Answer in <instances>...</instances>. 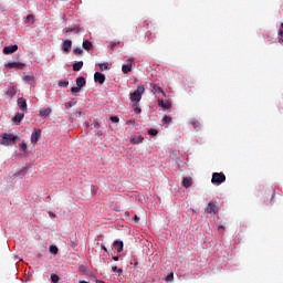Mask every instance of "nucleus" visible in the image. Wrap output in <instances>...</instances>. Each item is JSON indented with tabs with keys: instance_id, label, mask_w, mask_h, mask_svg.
Returning <instances> with one entry per match:
<instances>
[{
	"instance_id": "obj_1",
	"label": "nucleus",
	"mask_w": 283,
	"mask_h": 283,
	"mask_svg": "<svg viewBox=\"0 0 283 283\" xmlns=\"http://www.w3.org/2000/svg\"><path fill=\"white\" fill-rule=\"evenodd\" d=\"M18 138V136L12 134H0V145H3L4 147H9V145H15Z\"/></svg>"
},
{
	"instance_id": "obj_2",
	"label": "nucleus",
	"mask_w": 283,
	"mask_h": 283,
	"mask_svg": "<svg viewBox=\"0 0 283 283\" xmlns=\"http://www.w3.org/2000/svg\"><path fill=\"white\" fill-rule=\"evenodd\" d=\"M144 93H145V87L137 86V90L134 93H130V101L135 103L140 102Z\"/></svg>"
},
{
	"instance_id": "obj_3",
	"label": "nucleus",
	"mask_w": 283,
	"mask_h": 283,
	"mask_svg": "<svg viewBox=\"0 0 283 283\" xmlns=\"http://www.w3.org/2000/svg\"><path fill=\"white\" fill-rule=\"evenodd\" d=\"M227 177L223 172H213L212 178H211V182L213 185H222L223 182H226Z\"/></svg>"
},
{
	"instance_id": "obj_4",
	"label": "nucleus",
	"mask_w": 283,
	"mask_h": 283,
	"mask_svg": "<svg viewBox=\"0 0 283 283\" xmlns=\"http://www.w3.org/2000/svg\"><path fill=\"white\" fill-rule=\"evenodd\" d=\"M206 212L209 214H217L219 212V207L213 201H209Z\"/></svg>"
},
{
	"instance_id": "obj_5",
	"label": "nucleus",
	"mask_w": 283,
	"mask_h": 283,
	"mask_svg": "<svg viewBox=\"0 0 283 283\" xmlns=\"http://www.w3.org/2000/svg\"><path fill=\"white\" fill-rule=\"evenodd\" d=\"M8 69L23 70L25 67V63L22 62H9L6 64Z\"/></svg>"
},
{
	"instance_id": "obj_6",
	"label": "nucleus",
	"mask_w": 283,
	"mask_h": 283,
	"mask_svg": "<svg viewBox=\"0 0 283 283\" xmlns=\"http://www.w3.org/2000/svg\"><path fill=\"white\" fill-rule=\"evenodd\" d=\"M19 50V46L17 44L14 45H9L3 48V54L4 55H10L15 53Z\"/></svg>"
},
{
	"instance_id": "obj_7",
	"label": "nucleus",
	"mask_w": 283,
	"mask_h": 283,
	"mask_svg": "<svg viewBox=\"0 0 283 283\" xmlns=\"http://www.w3.org/2000/svg\"><path fill=\"white\" fill-rule=\"evenodd\" d=\"M41 129H35L31 133V143H33V145H36L39 138L41 137Z\"/></svg>"
},
{
	"instance_id": "obj_8",
	"label": "nucleus",
	"mask_w": 283,
	"mask_h": 283,
	"mask_svg": "<svg viewBox=\"0 0 283 283\" xmlns=\"http://www.w3.org/2000/svg\"><path fill=\"white\" fill-rule=\"evenodd\" d=\"M105 75L101 72H95L94 74V81L98 83L99 85H103L105 83Z\"/></svg>"
},
{
	"instance_id": "obj_9",
	"label": "nucleus",
	"mask_w": 283,
	"mask_h": 283,
	"mask_svg": "<svg viewBox=\"0 0 283 283\" xmlns=\"http://www.w3.org/2000/svg\"><path fill=\"white\" fill-rule=\"evenodd\" d=\"M73 42L71 40H65L62 45V50L65 53H69L72 50Z\"/></svg>"
},
{
	"instance_id": "obj_10",
	"label": "nucleus",
	"mask_w": 283,
	"mask_h": 283,
	"mask_svg": "<svg viewBox=\"0 0 283 283\" xmlns=\"http://www.w3.org/2000/svg\"><path fill=\"white\" fill-rule=\"evenodd\" d=\"M158 106L163 107L164 109H170L172 107V104L169 101L159 99L158 101Z\"/></svg>"
},
{
	"instance_id": "obj_11",
	"label": "nucleus",
	"mask_w": 283,
	"mask_h": 283,
	"mask_svg": "<svg viewBox=\"0 0 283 283\" xmlns=\"http://www.w3.org/2000/svg\"><path fill=\"white\" fill-rule=\"evenodd\" d=\"M150 87L155 93H160L163 96H166L165 91H163L161 86H158V84L151 83Z\"/></svg>"
},
{
	"instance_id": "obj_12",
	"label": "nucleus",
	"mask_w": 283,
	"mask_h": 283,
	"mask_svg": "<svg viewBox=\"0 0 283 283\" xmlns=\"http://www.w3.org/2000/svg\"><path fill=\"white\" fill-rule=\"evenodd\" d=\"M113 245L115 247L117 253H122L124 251V242L116 240Z\"/></svg>"
},
{
	"instance_id": "obj_13",
	"label": "nucleus",
	"mask_w": 283,
	"mask_h": 283,
	"mask_svg": "<svg viewBox=\"0 0 283 283\" xmlns=\"http://www.w3.org/2000/svg\"><path fill=\"white\" fill-rule=\"evenodd\" d=\"M84 67V61L73 63V71L80 72Z\"/></svg>"
},
{
	"instance_id": "obj_14",
	"label": "nucleus",
	"mask_w": 283,
	"mask_h": 283,
	"mask_svg": "<svg viewBox=\"0 0 283 283\" xmlns=\"http://www.w3.org/2000/svg\"><path fill=\"white\" fill-rule=\"evenodd\" d=\"M85 84H86V81H85V77L84 76H78L76 78V86L80 87L81 90L83 87H85Z\"/></svg>"
},
{
	"instance_id": "obj_15",
	"label": "nucleus",
	"mask_w": 283,
	"mask_h": 283,
	"mask_svg": "<svg viewBox=\"0 0 283 283\" xmlns=\"http://www.w3.org/2000/svg\"><path fill=\"white\" fill-rule=\"evenodd\" d=\"M191 185H193V180L191 179V177H185V178L182 179V186H184L185 188H190Z\"/></svg>"
},
{
	"instance_id": "obj_16",
	"label": "nucleus",
	"mask_w": 283,
	"mask_h": 283,
	"mask_svg": "<svg viewBox=\"0 0 283 283\" xmlns=\"http://www.w3.org/2000/svg\"><path fill=\"white\" fill-rule=\"evenodd\" d=\"M144 137L143 136H136L130 139L132 145H140L143 143Z\"/></svg>"
},
{
	"instance_id": "obj_17",
	"label": "nucleus",
	"mask_w": 283,
	"mask_h": 283,
	"mask_svg": "<svg viewBox=\"0 0 283 283\" xmlns=\"http://www.w3.org/2000/svg\"><path fill=\"white\" fill-rule=\"evenodd\" d=\"M18 105L22 111H27L28 109V105H27V101L24 98H19L18 99Z\"/></svg>"
},
{
	"instance_id": "obj_18",
	"label": "nucleus",
	"mask_w": 283,
	"mask_h": 283,
	"mask_svg": "<svg viewBox=\"0 0 283 283\" xmlns=\"http://www.w3.org/2000/svg\"><path fill=\"white\" fill-rule=\"evenodd\" d=\"M15 94H17V91H15V88H14V86H10L7 91H6V95L7 96H9V97H13V96H15Z\"/></svg>"
},
{
	"instance_id": "obj_19",
	"label": "nucleus",
	"mask_w": 283,
	"mask_h": 283,
	"mask_svg": "<svg viewBox=\"0 0 283 283\" xmlns=\"http://www.w3.org/2000/svg\"><path fill=\"white\" fill-rule=\"evenodd\" d=\"M23 118H24V114H23V113H18V114L15 115V117L13 118V122H14L17 125H19V124L22 122Z\"/></svg>"
},
{
	"instance_id": "obj_20",
	"label": "nucleus",
	"mask_w": 283,
	"mask_h": 283,
	"mask_svg": "<svg viewBox=\"0 0 283 283\" xmlns=\"http://www.w3.org/2000/svg\"><path fill=\"white\" fill-rule=\"evenodd\" d=\"M52 113V109L51 108H46V109H43V111H40V116L42 118H45V117H49Z\"/></svg>"
},
{
	"instance_id": "obj_21",
	"label": "nucleus",
	"mask_w": 283,
	"mask_h": 283,
	"mask_svg": "<svg viewBox=\"0 0 283 283\" xmlns=\"http://www.w3.org/2000/svg\"><path fill=\"white\" fill-rule=\"evenodd\" d=\"M69 85H70V81H67V80H60L57 83V86L63 87V88H67Z\"/></svg>"
},
{
	"instance_id": "obj_22",
	"label": "nucleus",
	"mask_w": 283,
	"mask_h": 283,
	"mask_svg": "<svg viewBox=\"0 0 283 283\" xmlns=\"http://www.w3.org/2000/svg\"><path fill=\"white\" fill-rule=\"evenodd\" d=\"M92 48H93V45H92V43L90 42V40H85V41L83 42V49H84L85 51H90V50H92Z\"/></svg>"
},
{
	"instance_id": "obj_23",
	"label": "nucleus",
	"mask_w": 283,
	"mask_h": 283,
	"mask_svg": "<svg viewBox=\"0 0 283 283\" xmlns=\"http://www.w3.org/2000/svg\"><path fill=\"white\" fill-rule=\"evenodd\" d=\"M190 124L193 126V128H195L196 130H200L201 125H200V122H199L198 119H192V120L190 122Z\"/></svg>"
},
{
	"instance_id": "obj_24",
	"label": "nucleus",
	"mask_w": 283,
	"mask_h": 283,
	"mask_svg": "<svg viewBox=\"0 0 283 283\" xmlns=\"http://www.w3.org/2000/svg\"><path fill=\"white\" fill-rule=\"evenodd\" d=\"M49 252L52 253V255H57L59 248L56 245H50Z\"/></svg>"
},
{
	"instance_id": "obj_25",
	"label": "nucleus",
	"mask_w": 283,
	"mask_h": 283,
	"mask_svg": "<svg viewBox=\"0 0 283 283\" xmlns=\"http://www.w3.org/2000/svg\"><path fill=\"white\" fill-rule=\"evenodd\" d=\"M122 70H123V73H124V74H128V73L132 71V65H129V64H124V65L122 66Z\"/></svg>"
},
{
	"instance_id": "obj_26",
	"label": "nucleus",
	"mask_w": 283,
	"mask_h": 283,
	"mask_svg": "<svg viewBox=\"0 0 283 283\" xmlns=\"http://www.w3.org/2000/svg\"><path fill=\"white\" fill-rule=\"evenodd\" d=\"M161 122L164 124H172V118L170 116H164Z\"/></svg>"
},
{
	"instance_id": "obj_27",
	"label": "nucleus",
	"mask_w": 283,
	"mask_h": 283,
	"mask_svg": "<svg viewBox=\"0 0 283 283\" xmlns=\"http://www.w3.org/2000/svg\"><path fill=\"white\" fill-rule=\"evenodd\" d=\"M60 276L57 274H51V282L52 283H59Z\"/></svg>"
},
{
	"instance_id": "obj_28",
	"label": "nucleus",
	"mask_w": 283,
	"mask_h": 283,
	"mask_svg": "<svg viewBox=\"0 0 283 283\" xmlns=\"http://www.w3.org/2000/svg\"><path fill=\"white\" fill-rule=\"evenodd\" d=\"M82 28L80 27H76V28H72L70 30H66V32H70L72 31L74 34H78L81 32Z\"/></svg>"
},
{
	"instance_id": "obj_29",
	"label": "nucleus",
	"mask_w": 283,
	"mask_h": 283,
	"mask_svg": "<svg viewBox=\"0 0 283 283\" xmlns=\"http://www.w3.org/2000/svg\"><path fill=\"white\" fill-rule=\"evenodd\" d=\"M25 175H27V171L24 169H22V170L18 171L17 174H14L15 177H21V178L25 177Z\"/></svg>"
},
{
	"instance_id": "obj_30",
	"label": "nucleus",
	"mask_w": 283,
	"mask_h": 283,
	"mask_svg": "<svg viewBox=\"0 0 283 283\" xmlns=\"http://www.w3.org/2000/svg\"><path fill=\"white\" fill-rule=\"evenodd\" d=\"M73 53H74L75 55H82V54L84 53V51H83L82 48H76V49H74Z\"/></svg>"
},
{
	"instance_id": "obj_31",
	"label": "nucleus",
	"mask_w": 283,
	"mask_h": 283,
	"mask_svg": "<svg viewBox=\"0 0 283 283\" xmlns=\"http://www.w3.org/2000/svg\"><path fill=\"white\" fill-rule=\"evenodd\" d=\"M148 135L156 136V135H158V130L155 128H150V129H148Z\"/></svg>"
},
{
	"instance_id": "obj_32",
	"label": "nucleus",
	"mask_w": 283,
	"mask_h": 283,
	"mask_svg": "<svg viewBox=\"0 0 283 283\" xmlns=\"http://www.w3.org/2000/svg\"><path fill=\"white\" fill-rule=\"evenodd\" d=\"M99 70H101V71H106V70H108V63H101V64H99Z\"/></svg>"
},
{
	"instance_id": "obj_33",
	"label": "nucleus",
	"mask_w": 283,
	"mask_h": 283,
	"mask_svg": "<svg viewBox=\"0 0 283 283\" xmlns=\"http://www.w3.org/2000/svg\"><path fill=\"white\" fill-rule=\"evenodd\" d=\"M27 22L33 24V23L35 22V21H34V17H33L32 14H29V15L27 17Z\"/></svg>"
},
{
	"instance_id": "obj_34",
	"label": "nucleus",
	"mask_w": 283,
	"mask_h": 283,
	"mask_svg": "<svg viewBox=\"0 0 283 283\" xmlns=\"http://www.w3.org/2000/svg\"><path fill=\"white\" fill-rule=\"evenodd\" d=\"M81 91H82V88L78 86H72V88H71L72 93H80Z\"/></svg>"
},
{
	"instance_id": "obj_35",
	"label": "nucleus",
	"mask_w": 283,
	"mask_h": 283,
	"mask_svg": "<svg viewBox=\"0 0 283 283\" xmlns=\"http://www.w3.org/2000/svg\"><path fill=\"white\" fill-rule=\"evenodd\" d=\"M20 149H21V151H27V149H28V146H27V144L24 143V142H22L21 144H20Z\"/></svg>"
},
{
	"instance_id": "obj_36",
	"label": "nucleus",
	"mask_w": 283,
	"mask_h": 283,
	"mask_svg": "<svg viewBox=\"0 0 283 283\" xmlns=\"http://www.w3.org/2000/svg\"><path fill=\"white\" fill-rule=\"evenodd\" d=\"M133 107H134V111H135L136 114H140L142 113L140 107H138L137 105H134Z\"/></svg>"
},
{
	"instance_id": "obj_37",
	"label": "nucleus",
	"mask_w": 283,
	"mask_h": 283,
	"mask_svg": "<svg viewBox=\"0 0 283 283\" xmlns=\"http://www.w3.org/2000/svg\"><path fill=\"white\" fill-rule=\"evenodd\" d=\"M279 36H283V22L281 23V27L279 29Z\"/></svg>"
},
{
	"instance_id": "obj_38",
	"label": "nucleus",
	"mask_w": 283,
	"mask_h": 283,
	"mask_svg": "<svg viewBox=\"0 0 283 283\" xmlns=\"http://www.w3.org/2000/svg\"><path fill=\"white\" fill-rule=\"evenodd\" d=\"M73 107V103L70 102V103H65V108L66 109H71Z\"/></svg>"
},
{
	"instance_id": "obj_39",
	"label": "nucleus",
	"mask_w": 283,
	"mask_h": 283,
	"mask_svg": "<svg viewBox=\"0 0 283 283\" xmlns=\"http://www.w3.org/2000/svg\"><path fill=\"white\" fill-rule=\"evenodd\" d=\"M111 120H112L113 123H118V122H119V118H118L117 116H112V117H111Z\"/></svg>"
},
{
	"instance_id": "obj_40",
	"label": "nucleus",
	"mask_w": 283,
	"mask_h": 283,
	"mask_svg": "<svg viewBox=\"0 0 283 283\" xmlns=\"http://www.w3.org/2000/svg\"><path fill=\"white\" fill-rule=\"evenodd\" d=\"M77 245H78V243L76 241H71L72 249H76Z\"/></svg>"
},
{
	"instance_id": "obj_41",
	"label": "nucleus",
	"mask_w": 283,
	"mask_h": 283,
	"mask_svg": "<svg viewBox=\"0 0 283 283\" xmlns=\"http://www.w3.org/2000/svg\"><path fill=\"white\" fill-rule=\"evenodd\" d=\"M24 80H25L27 82H30V81L33 80V77H32L31 75H27V76H24Z\"/></svg>"
},
{
	"instance_id": "obj_42",
	"label": "nucleus",
	"mask_w": 283,
	"mask_h": 283,
	"mask_svg": "<svg viewBox=\"0 0 283 283\" xmlns=\"http://www.w3.org/2000/svg\"><path fill=\"white\" fill-rule=\"evenodd\" d=\"M112 270H113L114 273L117 272V270H118L117 265H113Z\"/></svg>"
},
{
	"instance_id": "obj_43",
	"label": "nucleus",
	"mask_w": 283,
	"mask_h": 283,
	"mask_svg": "<svg viewBox=\"0 0 283 283\" xmlns=\"http://www.w3.org/2000/svg\"><path fill=\"white\" fill-rule=\"evenodd\" d=\"M134 221H135V223H138V222H139L138 216H135V217H134Z\"/></svg>"
},
{
	"instance_id": "obj_44",
	"label": "nucleus",
	"mask_w": 283,
	"mask_h": 283,
	"mask_svg": "<svg viewBox=\"0 0 283 283\" xmlns=\"http://www.w3.org/2000/svg\"><path fill=\"white\" fill-rule=\"evenodd\" d=\"M101 249H103V251H105V253H107V248L104 244L101 245Z\"/></svg>"
},
{
	"instance_id": "obj_45",
	"label": "nucleus",
	"mask_w": 283,
	"mask_h": 283,
	"mask_svg": "<svg viewBox=\"0 0 283 283\" xmlns=\"http://www.w3.org/2000/svg\"><path fill=\"white\" fill-rule=\"evenodd\" d=\"M113 261L114 262H118L119 261V256H113Z\"/></svg>"
},
{
	"instance_id": "obj_46",
	"label": "nucleus",
	"mask_w": 283,
	"mask_h": 283,
	"mask_svg": "<svg viewBox=\"0 0 283 283\" xmlns=\"http://www.w3.org/2000/svg\"><path fill=\"white\" fill-rule=\"evenodd\" d=\"M118 275H122L124 273L123 269L117 270Z\"/></svg>"
},
{
	"instance_id": "obj_47",
	"label": "nucleus",
	"mask_w": 283,
	"mask_h": 283,
	"mask_svg": "<svg viewBox=\"0 0 283 283\" xmlns=\"http://www.w3.org/2000/svg\"><path fill=\"white\" fill-rule=\"evenodd\" d=\"M115 48H116V43H113V44L111 45L112 51H114Z\"/></svg>"
},
{
	"instance_id": "obj_48",
	"label": "nucleus",
	"mask_w": 283,
	"mask_h": 283,
	"mask_svg": "<svg viewBox=\"0 0 283 283\" xmlns=\"http://www.w3.org/2000/svg\"><path fill=\"white\" fill-rule=\"evenodd\" d=\"M96 283H105L103 280H96Z\"/></svg>"
},
{
	"instance_id": "obj_49",
	"label": "nucleus",
	"mask_w": 283,
	"mask_h": 283,
	"mask_svg": "<svg viewBox=\"0 0 283 283\" xmlns=\"http://www.w3.org/2000/svg\"><path fill=\"white\" fill-rule=\"evenodd\" d=\"M279 43L283 45V38L279 40Z\"/></svg>"
},
{
	"instance_id": "obj_50",
	"label": "nucleus",
	"mask_w": 283,
	"mask_h": 283,
	"mask_svg": "<svg viewBox=\"0 0 283 283\" xmlns=\"http://www.w3.org/2000/svg\"><path fill=\"white\" fill-rule=\"evenodd\" d=\"M80 283H90V282H87V281H80Z\"/></svg>"
},
{
	"instance_id": "obj_51",
	"label": "nucleus",
	"mask_w": 283,
	"mask_h": 283,
	"mask_svg": "<svg viewBox=\"0 0 283 283\" xmlns=\"http://www.w3.org/2000/svg\"><path fill=\"white\" fill-rule=\"evenodd\" d=\"M168 277H174V274L168 275Z\"/></svg>"
},
{
	"instance_id": "obj_52",
	"label": "nucleus",
	"mask_w": 283,
	"mask_h": 283,
	"mask_svg": "<svg viewBox=\"0 0 283 283\" xmlns=\"http://www.w3.org/2000/svg\"><path fill=\"white\" fill-rule=\"evenodd\" d=\"M220 229H223V227H222V226H220V227H219V230H220Z\"/></svg>"
}]
</instances>
